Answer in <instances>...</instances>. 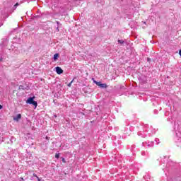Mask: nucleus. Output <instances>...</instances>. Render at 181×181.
I'll use <instances>...</instances> for the list:
<instances>
[{
	"label": "nucleus",
	"mask_w": 181,
	"mask_h": 181,
	"mask_svg": "<svg viewBox=\"0 0 181 181\" xmlns=\"http://www.w3.org/2000/svg\"><path fill=\"white\" fill-rule=\"evenodd\" d=\"M19 90H25V88H23V86L21 85L18 87Z\"/></svg>",
	"instance_id": "nucleus-9"
},
{
	"label": "nucleus",
	"mask_w": 181,
	"mask_h": 181,
	"mask_svg": "<svg viewBox=\"0 0 181 181\" xmlns=\"http://www.w3.org/2000/svg\"><path fill=\"white\" fill-rule=\"evenodd\" d=\"M33 176L34 177H37V175L35 173L33 174Z\"/></svg>",
	"instance_id": "nucleus-13"
},
{
	"label": "nucleus",
	"mask_w": 181,
	"mask_h": 181,
	"mask_svg": "<svg viewBox=\"0 0 181 181\" xmlns=\"http://www.w3.org/2000/svg\"><path fill=\"white\" fill-rule=\"evenodd\" d=\"M100 88H107V83H100Z\"/></svg>",
	"instance_id": "nucleus-5"
},
{
	"label": "nucleus",
	"mask_w": 181,
	"mask_h": 181,
	"mask_svg": "<svg viewBox=\"0 0 181 181\" xmlns=\"http://www.w3.org/2000/svg\"><path fill=\"white\" fill-rule=\"evenodd\" d=\"M72 83H73V81H71L68 84V87H71Z\"/></svg>",
	"instance_id": "nucleus-11"
},
{
	"label": "nucleus",
	"mask_w": 181,
	"mask_h": 181,
	"mask_svg": "<svg viewBox=\"0 0 181 181\" xmlns=\"http://www.w3.org/2000/svg\"><path fill=\"white\" fill-rule=\"evenodd\" d=\"M57 30L59 32V27H57Z\"/></svg>",
	"instance_id": "nucleus-18"
},
{
	"label": "nucleus",
	"mask_w": 181,
	"mask_h": 181,
	"mask_svg": "<svg viewBox=\"0 0 181 181\" xmlns=\"http://www.w3.org/2000/svg\"><path fill=\"white\" fill-rule=\"evenodd\" d=\"M59 58V54H54V60L56 62V59Z\"/></svg>",
	"instance_id": "nucleus-6"
},
{
	"label": "nucleus",
	"mask_w": 181,
	"mask_h": 181,
	"mask_svg": "<svg viewBox=\"0 0 181 181\" xmlns=\"http://www.w3.org/2000/svg\"><path fill=\"white\" fill-rule=\"evenodd\" d=\"M57 25H59V24H60V23H59V21H57Z\"/></svg>",
	"instance_id": "nucleus-16"
},
{
	"label": "nucleus",
	"mask_w": 181,
	"mask_h": 181,
	"mask_svg": "<svg viewBox=\"0 0 181 181\" xmlns=\"http://www.w3.org/2000/svg\"><path fill=\"white\" fill-rule=\"evenodd\" d=\"M0 110H2V105H0Z\"/></svg>",
	"instance_id": "nucleus-17"
},
{
	"label": "nucleus",
	"mask_w": 181,
	"mask_h": 181,
	"mask_svg": "<svg viewBox=\"0 0 181 181\" xmlns=\"http://www.w3.org/2000/svg\"><path fill=\"white\" fill-rule=\"evenodd\" d=\"M118 43H119L120 45H124V40H119Z\"/></svg>",
	"instance_id": "nucleus-8"
},
{
	"label": "nucleus",
	"mask_w": 181,
	"mask_h": 181,
	"mask_svg": "<svg viewBox=\"0 0 181 181\" xmlns=\"http://www.w3.org/2000/svg\"><path fill=\"white\" fill-rule=\"evenodd\" d=\"M21 180H23V178L21 177Z\"/></svg>",
	"instance_id": "nucleus-19"
},
{
	"label": "nucleus",
	"mask_w": 181,
	"mask_h": 181,
	"mask_svg": "<svg viewBox=\"0 0 181 181\" xmlns=\"http://www.w3.org/2000/svg\"><path fill=\"white\" fill-rule=\"evenodd\" d=\"M26 103L32 104L33 105H34L35 107V108H36V107H37V102L35 101V97L29 98L26 100Z\"/></svg>",
	"instance_id": "nucleus-1"
},
{
	"label": "nucleus",
	"mask_w": 181,
	"mask_h": 181,
	"mask_svg": "<svg viewBox=\"0 0 181 181\" xmlns=\"http://www.w3.org/2000/svg\"><path fill=\"white\" fill-rule=\"evenodd\" d=\"M21 180H23V178L21 177Z\"/></svg>",
	"instance_id": "nucleus-20"
},
{
	"label": "nucleus",
	"mask_w": 181,
	"mask_h": 181,
	"mask_svg": "<svg viewBox=\"0 0 181 181\" xmlns=\"http://www.w3.org/2000/svg\"><path fill=\"white\" fill-rule=\"evenodd\" d=\"M37 179L38 181H40V178H39V177H37Z\"/></svg>",
	"instance_id": "nucleus-14"
},
{
	"label": "nucleus",
	"mask_w": 181,
	"mask_h": 181,
	"mask_svg": "<svg viewBox=\"0 0 181 181\" xmlns=\"http://www.w3.org/2000/svg\"><path fill=\"white\" fill-rule=\"evenodd\" d=\"M179 54H180V56H181V49L179 52Z\"/></svg>",
	"instance_id": "nucleus-15"
},
{
	"label": "nucleus",
	"mask_w": 181,
	"mask_h": 181,
	"mask_svg": "<svg viewBox=\"0 0 181 181\" xmlns=\"http://www.w3.org/2000/svg\"><path fill=\"white\" fill-rule=\"evenodd\" d=\"M93 83H94L95 84H96V86H98V87H100V86H101V82H98V81L94 80V78H93Z\"/></svg>",
	"instance_id": "nucleus-4"
},
{
	"label": "nucleus",
	"mask_w": 181,
	"mask_h": 181,
	"mask_svg": "<svg viewBox=\"0 0 181 181\" xmlns=\"http://www.w3.org/2000/svg\"><path fill=\"white\" fill-rule=\"evenodd\" d=\"M55 69H56V73H57V74H63V69L60 68V66H57Z\"/></svg>",
	"instance_id": "nucleus-2"
},
{
	"label": "nucleus",
	"mask_w": 181,
	"mask_h": 181,
	"mask_svg": "<svg viewBox=\"0 0 181 181\" xmlns=\"http://www.w3.org/2000/svg\"><path fill=\"white\" fill-rule=\"evenodd\" d=\"M22 118V115L21 114H18L16 117H13L14 121H19Z\"/></svg>",
	"instance_id": "nucleus-3"
},
{
	"label": "nucleus",
	"mask_w": 181,
	"mask_h": 181,
	"mask_svg": "<svg viewBox=\"0 0 181 181\" xmlns=\"http://www.w3.org/2000/svg\"><path fill=\"white\" fill-rule=\"evenodd\" d=\"M16 6H19V3H16V4L14 5L15 9H16Z\"/></svg>",
	"instance_id": "nucleus-10"
},
{
	"label": "nucleus",
	"mask_w": 181,
	"mask_h": 181,
	"mask_svg": "<svg viewBox=\"0 0 181 181\" xmlns=\"http://www.w3.org/2000/svg\"><path fill=\"white\" fill-rule=\"evenodd\" d=\"M55 158H56L57 159H59V158H60V153H56V154H55Z\"/></svg>",
	"instance_id": "nucleus-7"
},
{
	"label": "nucleus",
	"mask_w": 181,
	"mask_h": 181,
	"mask_svg": "<svg viewBox=\"0 0 181 181\" xmlns=\"http://www.w3.org/2000/svg\"><path fill=\"white\" fill-rule=\"evenodd\" d=\"M62 162H63V163H66V159L62 158Z\"/></svg>",
	"instance_id": "nucleus-12"
}]
</instances>
